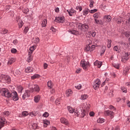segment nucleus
<instances>
[{
	"label": "nucleus",
	"mask_w": 130,
	"mask_h": 130,
	"mask_svg": "<svg viewBox=\"0 0 130 130\" xmlns=\"http://www.w3.org/2000/svg\"><path fill=\"white\" fill-rule=\"evenodd\" d=\"M69 33H71V34H74V35H81L82 34L81 32H80L78 31L77 30H69Z\"/></svg>",
	"instance_id": "nucleus-17"
},
{
	"label": "nucleus",
	"mask_w": 130,
	"mask_h": 130,
	"mask_svg": "<svg viewBox=\"0 0 130 130\" xmlns=\"http://www.w3.org/2000/svg\"><path fill=\"white\" fill-rule=\"evenodd\" d=\"M55 104H56V105H58V104H60V102H59V99H58L55 101Z\"/></svg>",
	"instance_id": "nucleus-57"
},
{
	"label": "nucleus",
	"mask_w": 130,
	"mask_h": 130,
	"mask_svg": "<svg viewBox=\"0 0 130 130\" xmlns=\"http://www.w3.org/2000/svg\"><path fill=\"white\" fill-rule=\"evenodd\" d=\"M55 21L58 22V23H63V22H64V17H56Z\"/></svg>",
	"instance_id": "nucleus-16"
},
{
	"label": "nucleus",
	"mask_w": 130,
	"mask_h": 130,
	"mask_svg": "<svg viewBox=\"0 0 130 130\" xmlns=\"http://www.w3.org/2000/svg\"><path fill=\"white\" fill-rule=\"evenodd\" d=\"M82 86L81 85V84H79L78 85L75 86L76 89H77L78 90H81V89H82Z\"/></svg>",
	"instance_id": "nucleus-49"
},
{
	"label": "nucleus",
	"mask_w": 130,
	"mask_h": 130,
	"mask_svg": "<svg viewBox=\"0 0 130 130\" xmlns=\"http://www.w3.org/2000/svg\"><path fill=\"white\" fill-rule=\"evenodd\" d=\"M66 94L67 97H70L73 95V91L71 89H67L66 91Z\"/></svg>",
	"instance_id": "nucleus-21"
},
{
	"label": "nucleus",
	"mask_w": 130,
	"mask_h": 130,
	"mask_svg": "<svg viewBox=\"0 0 130 130\" xmlns=\"http://www.w3.org/2000/svg\"><path fill=\"white\" fill-rule=\"evenodd\" d=\"M104 19L107 20V22H110L111 21V16L110 15H106L104 16Z\"/></svg>",
	"instance_id": "nucleus-27"
},
{
	"label": "nucleus",
	"mask_w": 130,
	"mask_h": 130,
	"mask_svg": "<svg viewBox=\"0 0 130 130\" xmlns=\"http://www.w3.org/2000/svg\"><path fill=\"white\" fill-rule=\"evenodd\" d=\"M14 74L15 75H16V76H20V75L21 74V72L19 70H17L15 71Z\"/></svg>",
	"instance_id": "nucleus-43"
},
{
	"label": "nucleus",
	"mask_w": 130,
	"mask_h": 130,
	"mask_svg": "<svg viewBox=\"0 0 130 130\" xmlns=\"http://www.w3.org/2000/svg\"><path fill=\"white\" fill-rule=\"evenodd\" d=\"M90 116H94L95 115V113H93V112H91L89 113Z\"/></svg>",
	"instance_id": "nucleus-62"
},
{
	"label": "nucleus",
	"mask_w": 130,
	"mask_h": 130,
	"mask_svg": "<svg viewBox=\"0 0 130 130\" xmlns=\"http://www.w3.org/2000/svg\"><path fill=\"white\" fill-rule=\"evenodd\" d=\"M1 33L2 34H7V33H9V30L7 29H4Z\"/></svg>",
	"instance_id": "nucleus-48"
},
{
	"label": "nucleus",
	"mask_w": 130,
	"mask_h": 130,
	"mask_svg": "<svg viewBox=\"0 0 130 130\" xmlns=\"http://www.w3.org/2000/svg\"><path fill=\"white\" fill-rule=\"evenodd\" d=\"M40 91V88L39 87V86L38 85H34L32 86V88L30 89V91L31 93H33V92H37L38 93Z\"/></svg>",
	"instance_id": "nucleus-12"
},
{
	"label": "nucleus",
	"mask_w": 130,
	"mask_h": 130,
	"mask_svg": "<svg viewBox=\"0 0 130 130\" xmlns=\"http://www.w3.org/2000/svg\"><path fill=\"white\" fill-rule=\"evenodd\" d=\"M68 109L70 112V113H74L75 116L79 117V115H80V113L78 110L76 111L74 108L72 107L71 106H69L68 107Z\"/></svg>",
	"instance_id": "nucleus-5"
},
{
	"label": "nucleus",
	"mask_w": 130,
	"mask_h": 130,
	"mask_svg": "<svg viewBox=\"0 0 130 130\" xmlns=\"http://www.w3.org/2000/svg\"><path fill=\"white\" fill-rule=\"evenodd\" d=\"M3 114H4V117H6V116H8V115H10V112L9 111H5L4 112Z\"/></svg>",
	"instance_id": "nucleus-46"
},
{
	"label": "nucleus",
	"mask_w": 130,
	"mask_h": 130,
	"mask_svg": "<svg viewBox=\"0 0 130 130\" xmlns=\"http://www.w3.org/2000/svg\"><path fill=\"white\" fill-rule=\"evenodd\" d=\"M10 98H12L14 101H18L19 100V96H18V93L17 92L13 91L10 94Z\"/></svg>",
	"instance_id": "nucleus-10"
},
{
	"label": "nucleus",
	"mask_w": 130,
	"mask_h": 130,
	"mask_svg": "<svg viewBox=\"0 0 130 130\" xmlns=\"http://www.w3.org/2000/svg\"><path fill=\"white\" fill-rule=\"evenodd\" d=\"M100 85H101V81H100V79L95 80L93 83V89H94V90H97L99 88V87H100Z\"/></svg>",
	"instance_id": "nucleus-8"
},
{
	"label": "nucleus",
	"mask_w": 130,
	"mask_h": 130,
	"mask_svg": "<svg viewBox=\"0 0 130 130\" xmlns=\"http://www.w3.org/2000/svg\"><path fill=\"white\" fill-rule=\"evenodd\" d=\"M109 109H110L111 110H113L112 111H115L116 110V109L113 107L112 105H110L109 106Z\"/></svg>",
	"instance_id": "nucleus-41"
},
{
	"label": "nucleus",
	"mask_w": 130,
	"mask_h": 130,
	"mask_svg": "<svg viewBox=\"0 0 130 130\" xmlns=\"http://www.w3.org/2000/svg\"><path fill=\"white\" fill-rule=\"evenodd\" d=\"M81 107L83 109V112H82L80 116L81 118H84V117L86 116V114H88V113L89 112V109H90V104L87 103H84L82 104Z\"/></svg>",
	"instance_id": "nucleus-1"
},
{
	"label": "nucleus",
	"mask_w": 130,
	"mask_h": 130,
	"mask_svg": "<svg viewBox=\"0 0 130 130\" xmlns=\"http://www.w3.org/2000/svg\"><path fill=\"white\" fill-rule=\"evenodd\" d=\"M81 72H82V69L79 68L78 69H77V70H76V73L77 74H80V73H81Z\"/></svg>",
	"instance_id": "nucleus-59"
},
{
	"label": "nucleus",
	"mask_w": 130,
	"mask_h": 130,
	"mask_svg": "<svg viewBox=\"0 0 130 130\" xmlns=\"http://www.w3.org/2000/svg\"><path fill=\"white\" fill-rule=\"evenodd\" d=\"M94 21L96 24H100V20L97 19V18H94Z\"/></svg>",
	"instance_id": "nucleus-58"
},
{
	"label": "nucleus",
	"mask_w": 130,
	"mask_h": 130,
	"mask_svg": "<svg viewBox=\"0 0 130 130\" xmlns=\"http://www.w3.org/2000/svg\"><path fill=\"white\" fill-rule=\"evenodd\" d=\"M16 61V58L11 57L9 58L8 62V64H12V63H14Z\"/></svg>",
	"instance_id": "nucleus-22"
},
{
	"label": "nucleus",
	"mask_w": 130,
	"mask_h": 130,
	"mask_svg": "<svg viewBox=\"0 0 130 130\" xmlns=\"http://www.w3.org/2000/svg\"><path fill=\"white\" fill-rule=\"evenodd\" d=\"M105 121V119L100 118L98 119L97 122L98 123H103Z\"/></svg>",
	"instance_id": "nucleus-33"
},
{
	"label": "nucleus",
	"mask_w": 130,
	"mask_h": 130,
	"mask_svg": "<svg viewBox=\"0 0 130 130\" xmlns=\"http://www.w3.org/2000/svg\"><path fill=\"white\" fill-rule=\"evenodd\" d=\"M113 49L114 51H117V52H120V50L119 47L115 46L114 47Z\"/></svg>",
	"instance_id": "nucleus-34"
},
{
	"label": "nucleus",
	"mask_w": 130,
	"mask_h": 130,
	"mask_svg": "<svg viewBox=\"0 0 130 130\" xmlns=\"http://www.w3.org/2000/svg\"><path fill=\"white\" fill-rule=\"evenodd\" d=\"M80 65L85 71H88V69L90 68L89 61H86V60L84 59L81 61Z\"/></svg>",
	"instance_id": "nucleus-3"
},
{
	"label": "nucleus",
	"mask_w": 130,
	"mask_h": 130,
	"mask_svg": "<svg viewBox=\"0 0 130 130\" xmlns=\"http://www.w3.org/2000/svg\"><path fill=\"white\" fill-rule=\"evenodd\" d=\"M95 50V45H92V46H90V45H88L86 46V47L85 48V51L86 52H92L93 50Z\"/></svg>",
	"instance_id": "nucleus-7"
},
{
	"label": "nucleus",
	"mask_w": 130,
	"mask_h": 130,
	"mask_svg": "<svg viewBox=\"0 0 130 130\" xmlns=\"http://www.w3.org/2000/svg\"><path fill=\"white\" fill-rule=\"evenodd\" d=\"M11 51L12 53H16L17 49H16L15 48H12V49H11Z\"/></svg>",
	"instance_id": "nucleus-52"
},
{
	"label": "nucleus",
	"mask_w": 130,
	"mask_h": 130,
	"mask_svg": "<svg viewBox=\"0 0 130 130\" xmlns=\"http://www.w3.org/2000/svg\"><path fill=\"white\" fill-rule=\"evenodd\" d=\"M6 124V119L4 117L0 116V129L3 127Z\"/></svg>",
	"instance_id": "nucleus-13"
},
{
	"label": "nucleus",
	"mask_w": 130,
	"mask_h": 130,
	"mask_svg": "<svg viewBox=\"0 0 130 130\" xmlns=\"http://www.w3.org/2000/svg\"><path fill=\"white\" fill-rule=\"evenodd\" d=\"M109 96L111 97H113V91H110L109 93Z\"/></svg>",
	"instance_id": "nucleus-60"
},
{
	"label": "nucleus",
	"mask_w": 130,
	"mask_h": 130,
	"mask_svg": "<svg viewBox=\"0 0 130 130\" xmlns=\"http://www.w3.org/2000/svg\"><path fill=\"white\" fill-rule=\"evenodd\" d=\"M11 93L9 91V90L6 88H2V96H5L7 98H11Z\"/></svg>",
	"instance_id": "nucleus-6"
},
{
	"label": "nucleus",
	"mask_w": 130,
	"mask_h": 130,
	"mask_svg": "<svg viewBox=\"0 0 130 130\" xmlns=\"http://www.w3.org/2000/svg\"><path fill=\"white\" fill-rule=\"evenodd\" d=\"M38 78H39V75L38 74H35L31 76L32 80H35V79H38Z\"/></svg>",
	"instance_id": "nucleus-40"
},
{
	"label": "nucleus",
	"mask_w": 130,
	"mask_h": 130,
	"mask_svg": "<svg viewBox=\"0 0 130 130\" xmlns=\"http://www.w3.org/2000/svg\"><path fill=\"white\" fill-rule=\"evenodd\" d=\"M115 20H116V23H117V24H121V22H122L123 20H122V18L120 17H116L114 18Z\"/></svg>",
	"instance_id": "nucleus-23"
},
{
	"label": "nucleus",
	"mask_w": 130,
	"mask_h": 130,
	"mask_svg": "<svg viewBox=\"0 0 130 130\" xmlns=\"http://www.w3.org/2000/svg\"><path fill=\"white\" fill-rule=\"evenodd\" d=\"M130 17L128 19V21H126V24L128 25V26H130Z\"/></svg>",
	"instance_id": "nucleus-64"
},
{
	"label": "nucleus",
	"mask_w": 130,
	"mask_h": 130,
	"mask_svg": "<svg viewBox=\"0 0 130 130\" xmlns=\"http://www.w3.org/2000/svg\"><path fill=\"white\" fill-rule=\"evenodd\" d=\"M48 87L50 89H51L52 87L53 86V84H52V82H51V81H49L47 83Z\"/></svg>",
	"instance_id": "nucleus-35"
},
{
	"label": "nucleus",
	"mask_w": 130,
	"mask_h": 130,
	"mask_svg": "<svg viewBox=\"0 0 130 130\" xmlns=\"http://www.w3.org/2000/svg\"><path fill=\"white\" fill-rule=\"evenodd\" d=\"M111 43H112V41L110 40L108 41L107 45L108 48H110V47H111Z\"/></svg>",
	"instance_id": "nucleus-47"
},
{
	"label": "nucleus",
	"mask_w": 130,
	"mask_h": 130,
	"mask_svg": "<svg viewBox=\"0 0 130 130\" xmlns=\"http://www.w3.org/2000/svg\"><path fill=\"white\" fill-rule=\"evenodd\" d=\"M39 41H40V40L39 38H36L35 40V42L37 44L39 43Z\"/></svg>",
	"instance_id": "nucleus-56"
},
{
	"label": "nucleus",
	"mask_w": 130,
	"mask_h": 130,
	"mask_svg": "<svg viewBox=\"0 0 130 130\" xmlns=\"http://www.w3.org/2000/svg\"><path fill=\"white\" fill-rule=\"evenodd\" d=\"M90 8H93L94 7V1L90 0V5H89Z\"/></svg>",
	"instance_id": "nucleus-42"
},
{
	"label": "nucleus",
	"mask_w": 130,
	"mask_h": 130,
	"mask_svg": "<svg viewBox=\"0 0 130 130\" xmlns=\"http://www.w3.org/2000/svg\"><path fill=\"white\" fill-rule=\"evenodd\" d=\"M130 58V53L129 52H124L123 53L121 58V62L125 63Z\"/></svg>",
	"instance_id": "nucleus-4"
},
{
	"label": "nucleus",
	"mask_w": 130,
	"mask_h": 130,
	"mask_svg": "<svg viewBox=\"0 0 130 130\" xmlns=\"http://www.w3.org/2000/svg\"><path fill=\"white\" fill-rule=\"evenodd\" d=\"M61 123L65 124V125H68L69 124V120L66 118L62 117L60 119Z\"/></svg>",
	"instance_id": "nucleus-15"
},
{
	"label": "nucleus",
	"mask_w": 130,
	"mask_h": 130,
	"mask_svg": "<svg viewBox=\"0 0 130 130\" xmlns=\"http://www.w3.org/2000/svg\"><path fill=\"white\" fill-rule=\"evenodd\" d=\"M30 97V91L26 90L25 92L22 95L23 100H25L26 98H29Z\"/></svg>",
	"instance_id": "nucleus-14"
},
{
	"label": "nucleus",
	"mask_w": 130,
	"mask_h": 130,
	"mask_svg": "<svg viewBox=\"0 0 130 130\" xmlns=\"http://www.w3.org/2000/svg\"><path fill=\"white\" fill-rule=\"evenodd\" d=\"M43 122L44 123V127H47V125H48V124H49V123H50L49 121H48L47 120H44L43 121Z\"/></svg>",
	"instance_id": "nucleus-29"
},
{
	"label": "nucleus",
	"mask_w": 130,
	"mask_h": 130,
	"mask_svg": "<svg viewBox=\"0 0 130 130\" xmlns=\"http://www.w3.org/2000/svg\"><path fill=\"white\" fill-rule=\"evenodd\" d=\"M129 71V68L128 67H126L123 71V76H126L128 74V71Z\"/></svg>",
	"instance_id": "nucleus-20"
},
{
	"label": "nucleus",
	"mask_w": 130,
	"mask_h": 130,
	"mask_svg": "<svg viewBox=\"0 0 130 130\" xmlns=\"http://www.w3.org/2000/svg\"><path fill=\"white\" fill-rule=\"evenodd\" d=\"M76 10H79V12H81L83 10V8L81 6H77L76 8Z\"/></svg>",
	"instance_id": "nucleus-53"
},
{
	"label": "nucleus",
	"mask_w": 130,
	"mask_h": 130,
	"mask_svg": "<svg viewBox=\"0 0 130 130\" xmlns=\"http://www.w3.org/2000/svg\"><path fill=\"white\" fill-rule=\"evenodd\" d=\"M36 49V46H33L31 47H30L28 50V53L32 54L33 53V52L35 49Z\"/></svg>",
	"instance_id": "nucleus-25"
},
{
	"label": "nucleus",
	"mask_w": 130,
	"mask_h": 130,
	"mask_svg": "<svg viewBox=\"0 0 130 130\" xmlns=\"http://www.w3.org/2000/svg\"><path fill=\"white\" fill-rule=\"evenodd\" d=\"M48 67V65L46 63H44V69H47V67Z\"/></svg>",
	"instance_id": "nucleus-63"
},
{
	"label": "nucleus",
	"mask_w": 130,
	"mask_h": 130,
	"mask_svg": "<svg viewBox=\"0 0 130 130\" xmlns=\"http://www.w3.org/2000/svg\"><path fill=\"white\" fill-rule=\"evenodd\" d=\"M123 35L128 38V37H130V31H125L123 34Z\"/></svg>",
	"instance_id": "nucleus-36"
},
{
	"label": "nucleus",
	"mask_w": 130,
	"mask_h": 130,
	"mask_svg": "<svg viewBox=\"0 0 130 130\" xmlns=\"http://www.w3.org/2000/svg\"><path fill=\"white\" fill-rule=\"evenodd\" d=\"M37 114V113L36 112H31L29 115L30 116L33 117V116H36V115Z\"/></svg>",
	"instance_id": "nucleus-39"
},
{
	"label": "nucleus",
	"mask_w": 130,
	"mask_h": 130,
	"mask_svg": "<svg viewBox=\"0 0 130 130\" xmlns=\"http://www.w3.org/2000/svg\"><path fill=\"white\" fill-rule=\"evenodd\" d=\"M97 12V9L91 10L89 11V13L91 14H94V13Z\"/></svg>",
	"instance_id": "nucleus-55"
},
{
	"label": "nucleus",
	"mask_w": 130,
	"mask_h": 130,
	"mask_svg": "<svg viewBox=\"0 0 130 130\" xmlns=\"http://www.w3.org/2000/svg\"><path fill=\"white\" fill-rule=\"evenodd\" d=\"M25 73H32V72H33V68L31 67H27L25 68Z\"/></svg>",
	"instance_id": "nucleus-26"
},
{
	"label": "nucleus",
	"mask_w": 130,
	"mask_h": 130,
	"mask_svg": "<svg viewBox=\"0 0 130 130\" xmlns=\"http://www.w3.org/2000/svg\"><path fill=\"white\" fill-rule=\"evenodd\" d=\"M104 114L106 116H110L111 118H113L114 116V112L110 110H106L104 112Z\"/></svg>",
	"instance_id": "nucleus-11"
},
{
	"label": "nucleus",
	"mask_w": 130,
	"mask_h": 130,
	"mask_svg": "<svg viewBox=\"0 0 130 130\" xmlns=\"http://www.w3.org/2000/svg\"><path fill=\"white\" fill-rule=\"evenodd\" d=\"M34 101L36 103H38V102H39L40 101V95H38L35 96L34 98Z\"/></svg>",
	"instance_id": "nucleus-28"
},
{
	"label": "nucleus",
	"mask_w": 130,
	"mask_h": 130,
	"mask_svg": "<svg viewBox=\"0 0 130 130\" xmlns=\"http://www.w3.org/2000/svg\"><path fill=\"white\" fill-rule=\"evenodd\" d=\"M94 66L98 67L99 68H100L102 66V62L96 60L94 62Z\"/></svg>",
	"instance_id": "nucleus-19"
},
{
	"label": "nucleus",
	"mask_w": 130,
	"mask_h": 130,
	"mask_svg": "<svg viewBox=\"0 0 130 130\" xmlns=\"http://www.w3.org/2000/svg\"><path fill=\"white\" fill-rule=\"evenodd\" d=\"M2 81L5 83H11V77L9 75H2Z\"/></svg>",
	"instance_id": "nucleus-9"
},
{
	"label": "nucleus",
	"mask_w": 130,
	"mask_h": 130,
	"mask_svg": "<svg viewBox=\"0 0 130 130\" xmlns=\"http://www.w3.org/2000/svg\"><path fill=\"white\" fill-rule=\"evenodd\" d=\"M78 28L83 32H87L89 29V25L86 23L83 24L82 23H79L78 25Z\"/></svg>",
	"instance_id": "nucleus-2"
},
{
	"label": "nucleus",
	"mask_w": 130,
	"mask_h": 130,
	"mask_svg": "<svg viewBox=\"0 0 130 130\" xmlns=\"http://www.w3.org/2000/svg\"><path fill=\"white\" fill-rule=\"evenodd\" d=\"M28 114H29L28 113V112H27L26 111L22 112L23 116H27V115H28Z\"/></svg>",
	"instance_id": "nucleus-51"
},
{
	"label": "nucleus",
	"mask_w": 130,
	"mask_h": 130,
	"mask_svg": "<svg viewBox=\"0 0 130 130\" xmlns=\"http://www.w3.org/2000/svg\"><path fill=\"white\" fill-rule=\"evenodd\" d=\"M28 31H29V27H25L23 30V33H24V34H27V33H28Z\"/></svg>",
	"instance_id": "nucleus-44"
},
{
	"label": "nucleus",
	"mask_w": 130,
	"mask_h": 130,
	"mask_svg": "<svg viewBox=\"0 0 130 130\" xmlns=\"http://www.w3.org/2000/svg\"><path fill=\"white\" fill-rule=\"evenodd\" d=\"M46 25H47V19L45 18L42 21L41 26L43 27H46Z\"/></svg>",
	"instance_id": "nucleus-24"
},
{
	"label": "nucleus",
	"mask_w": 130,
	"mask_h": 130,
	"mask_svg": "<svg viewBox=\"0 0 130 130\" xmlns=\"http://www.w3.org/2000/svg\"><path fill=\"white\" fill-rule=\"evenodd\" d=\"M99 16H100V13L98 12L93 14V17L94 18V19H98L99 18Z\"/></svg>",
	"instance_id": "nucleus-38"
},
{
	"label": "nucleus",
	"mask_w": 130,
	"mask_h": 130,
	"mask_svg": "<svg viewBox=\"0 0 130 130\" xmlns=\"http://www.w3.org/2000/svg\"><path fill=\"white\" fill-rule=\"evenodd\" d=\"M87 98H88V95L82 94L81 95L80 99H81V100H86V99H87Z\"/></svg>",
	"instance_id": "nucleus-32"
},
{
	"label": "nucleus",
	"mask_w": 130,
	"mask_h": 130,
	"mask_svg": "<svg viewBox=\"0 0 130 130\" xmlns=\"http://www.w3.org/2000/svg\"><path fill=\"white\" fill-rule=\"evenodd\" d=\"M43 116H44V117H48V116H49V114L48 113H47V112H45Z\"/></svg>",
	"instance_id": "nucleus-50"
},
{
	"label": "nucleus",
	"mask_w": 130,
	"mask_h": 130,
	"mask_svg": "<svg viewBox=\"0 0 130 130\" xmlns=\"http://www.w3.org/2000/svg\"><path fill=\"white\" fill-rule=\"evenodd\" d=\"M23 25H24V23L23 22V21L22 20H19L18 22L19 28H21L22 27H23Z\"/></svg>",
	"instance_id": "nucleus-37"
},
{
	"label": "nucleus",
	"mask_w": 130,
	"mask_h": 130,
	"mask_svg": "<svg viewBox=\"0 0 130 130\" xmlns=\"http://www.w3.org/2000/svg\"><path fill=\"white\" fill-rule=\"evenodd\" d=\"M91 34L92 37H95L96 36V32H95V31L91 32Z\"/></svg>",
	"instance_id": "nucleus-61"
},
{
	"label": "nucleus",
	"mask_w": 130,
	"mask_h": 130,
	"mask_svg": "<svg viewBox=\"0 0 130 130\" xmlns=\"http://www.w3.org/2000/svg\"><path fill=\"white\" fill-rule=\"evenodd\" d=\"M121 89L123 93H126V88H125V87H122Z\"/></svg>",
	"instance_id": "nucleus-54"
},
{
	"label": "nucleus",
	"mask_w": 130,
	"mask_h": 130,
	"mask_svg": "<svg viewBox=\"0 0 130 130\" xmlns=\"http://www.w3.org/2000/svg\"><path fill=\"white\" fill-rule=\"evenodd\" d=\"M32 60L33 58L32 57V54L28 53V57L27 59V61H28V62H30V61H32Z\"/></svg>",
	"instance_id": "nucleus-30"
},
{
	"label": "nucleus",
	"mask_w": 130,
	"mask_h": 130,
	"mask_svg": "<svg viewBox=\"0 0 130 130\" xmlns=\"http://www.w3.org/2000/svg\"><path fill=\"white\" fill-rule=\"evenodd\" d=\"M18 88V90L19 91V92H20V93H22V91H23V87H22L21 86H19L17 87Z\"/></svg>",
	"instance_id": "nucleus-45"
},
{
	"label": "nucleus",
	"mask_w": 130,
	"mask_h": 130,
	"mask_svg": "<svg viewBox=\"0 0 130 130\" xmlns=\"http://www.w3.org/2000/svg\"><path fill=\"white\" fill-rule=\"evenodd\" d=\"M67 12H68L69 16H73V14H76V13H77V11H76L75 10H74V9H71L70 10H67Z\"/></svg>",
	"instance_id": "nucleus-18"
},
{
	"label": "nucleus",
	"mask_w": 130,
	"mask_h": 130,
	"mask_svg": "<svg viewBox=\"0 0 130 130\" xmlns=\"http://www.w3.org/2000/svg\"><path fill=\"white\" fill-rule=\"evenodd\" d=\"M87 14H89V9L85 8V10L83 11V14L84 16H87Z\"/></svg>",
	"instance_id": "nucleus-31"
}]
</instances>
